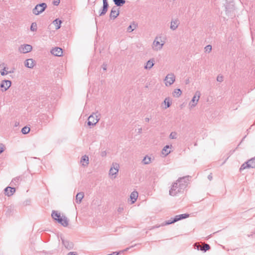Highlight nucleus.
<instances>
[{
    "label": "nucleus",
    "instance_id": "9",
    "mask_svg": "<svg viewBox=\"0 0 255 255\" xmlns=\"http://www.w3.org/2000/svg\"><path fill=\"white\" fill-rule=\"evenodd\" d=\"M32 49V47L29 44L21 45L18 48V51L21 53H26L30 52Z\"/></svg>",
    "mask_w": 255,
    "mask_h": 255
},
{
    "label": "nucleus",
    "instance_id": "19",
    "mask_svg": "<svg viewBox=\"0 0 255 255\" xmlns=\"http://www.w3.org/2000/svg\"><path fill=\"white\" fill-rule=\"evenodd\" d=\"M89 157L85 155L83 156L81 158V163H82V165L84 166H87L89 163Z\"/></svg>",
    "mask_w": 255,
    "mask_h": 255
},
{
    "label": "nucleus",
    "instance_id": "11",
    "mask_svg": "<svg viewBox=\"0 0 255 255\" xmlns=\"http://www.w3.org/2000/svg\"><path fill=\"white\" fill-rule=\"evenodd\" d=\"M61 239L63 245L67 249L70 250L73 248L74 244L72 242H70L69 240H65L62 238H61Z\"/></svg>",
    "mask_w": 255,
    "mask_h": 255
},
{
    "label": "nucleus",
    "instance_id": "41",
    "mask_svg": "<svg viewBox=\"0 0 255 255\" xmlns=\"http://www.w3.org/2000/svg\"><path fill=\"white\" fill-rule=\"evenodd\" d=\"M194 248L198 250H200V249H201L202 247L200 245L199 243H196L194 245Z\"/></svg>",
    "mask_w": 255,
    "mask_h": 255
},
{
    "label": "nucleus",
    "instance_id": "2",
    "mask_svg": "<svg viewBox=\"0 0 255 255\" xmlns=\"http://www.w3.org/2000/svg\"><path fill=\"white\" fill-rule=\"evenodd\" d=\"M189 217V215L188 214H183L178 215L175 216L174 218H171L169 220L166 221L162 225H168L171 224H173L179 220L182 219H186Z\"/></svg>",
    "mask_w": 255,
    "mask_h": 255
},
{
    "label": "nucleus",
    "instance_id": "10",
    "mask_svg": "<svg viewBox=\"0 0 255 255\" xmlns=\"http://www.w3.org/2000/svg\"><path fill=\"white\" fill-rule=\"evenodd\" d=\"M11 82L10 80H4L1 81L0 87L1 88V91H6L11 86Z\"/></svg>",
    "mask_w": 255,
    "mask_h": 255
},
{
    "label": "nucleus",
    "instance_id": "8",
    "mask_svg": "<svg viewBox=\"0 0 255 255\" xmlns=\"http://www.w3.org/2000/svg\"><path fill=\"white\" fill-rule=\"evenodd\" d=\"M159 38L156 37L152 43V49L154 51H159L162 48L164 45V43H160L159 41Z\"/></svg>",
    "mask_w": 255,
    "mask_h": 255
},
{
    "label": "nucleus",
    "instance_id": "7",
    "mask_svg": "<svg viewBox=\"0 0 255 255\" xmlns=\"http://www.w3.org/2000/svg\"><path fill=\"white\" fill-rule=\"evenodd\" d=\"M175 80V77L174 74L170 73L167 74L164 79L165 85L166 86H170L174 82Z\"/></svg>",
    "mask_w": 255,
    "mask_h": 255
},
{
    "label": "nucleus",
    "instance_id": "35",
    "mask_svg": "<svg viewBox=\"0 0 255 255\" xmlns=\"http://www.w3.org/2000/svg\"><path fill=\"white\" fill-rule=\"evenodd\" d=\"M30 131V128L27 127H23L21 129V132L23 134H27Z\"/></svg>",
    "mask_w": 255,
    "mask_h": 255
},
{
    "label": "nucleus",
    "instance_id": "51",
    "mask_svg": "<svg viewBox=\"0 0 255 255\" xmlns=\"http://www.w3.org/2000/svg\"><path fill=\"white\" fill-rule=\"evenodd\" d=\"M141 132H142V128H139L138 130V133H141Z\"/></svg>",
    "mask_w": 255,
    "mask_h": 255
},
{
    "label": "nucleus",
    "instance_id": "22",
    "mask_svg": "<svg viewBox=\"0 0 255 255\" xmlns=\"http://www.w3.org/2000/svg\"><path fill=\"white\" fill-rule=\"evenodd\" d=\"M154 65V59H151L149 60L146 63V65L144 66V68L145 69H150Z\"/></svg>",
    "mask_w": 255,
    "mask_h": 255
},
{
    "label": "nucleus",
    "instance_id": "16",
    "mask_svg": "<svg viewBox=\"0 0 255 255\" xmlns=\"http://www.w3.org/2000/svg\"><path fill=\"white\" fill-rule=\"evenodd\" d=\"M22 180V177L19 176L14 178L10 182V185L12 186H18L20 181Z\"/></svg>",
    "mask_w": 255,
    "mask_h": 255
},
{
    "label": "nucleus",
    "instance_id": "20",
    "mask_svg": "<svg viewBox=\"0 0 255 255\" xmlns=\"http://www.w3.org/2000/svg\"><path fill=\"white\" fill-rule=\"evenodd\" d=\"M172 147V145H166L165 146L162 150V154L164 155L165 156H167L168 154L171 152V151L169 150V148H171Z\"/></svg>",
    "mask_w": 255,
    "mask_h": 255
},
{
    "label": "nucleus",
    "instance_id": "55",
    "mask_svg": "<svg viewBox=\"0 0 255 255\" xmlns=\"http://www.w3.org/2000/svg\"><path fill=\"white\" fill-rule=\"evenodd\" d=\"M160 227V226H156V227H155V228H158V227Z\"/></svg>",
    "mask_w": 255,
    "mask_h": 255
},
{
    "label": "nucleus",
    "instance_id": "24",
    "mask_svg": "<svg viewBox=\"0 0 255 255\" xmlns=\"http://www.w3.org/2000/svg\"><path fill=\"white\" fill-rule=\"evenodd\" d=\"M84 197V193L83 192L77 193L76 196V202L78 204L81 203L82 200Z\"/></svg>",
    "mask_w": 255,
    "mask_h": 255
},
{
    "label": "nucleus",
    "instance_id": "43",
    "mask_svg": "<svg viewBox=\"0 0 255 255\" xmlns=\"http://www.w3.org/2000/svg\"><path fill=\"white\" fill-rule=\"evenodd\" d=\"M60 3V0H54L53 3L55 5H58Z\"/></svg>",
    "mask_w": 255,
    "mask_h": 255
},
{
    "label": "nucleus",
    "instance_id": "26",
    "mask_svg": "<svg viewBox=\"0 0 255 255\" xmlns=\"http://www.w3.org/2000/svg\"><path fill=\"white\" fill-rule=\"evenodd\" d=\"M137 197H138L137 192L133 191L131 193V194L130 195V198L131 200H132V203H133L136 201Z\"/></svg>",
    "mask_w": 255,
    "mask_h": 255
},
{
    "label": "nucleus",
    "instance_id": "25",
    "mask_svg": "<svg viewBox=\"0 0 255 255\" xmlns=\"http://www.w3.org/2000/svg\"><path fill=\"white\" fill-rule=\"evenodd\" d=\"M120 14L119 10H111L110 14L111 19H115Z\"/></svg>",
    "mask_w": 255,
    "mask_h": 255
},
{
    "label": "nucleus",
    "instance_id": "30",
    "mask_svg": "<svg viewBox=\"0 0 255 255\" xmlns=\"http://www.w3.org/2000/svg\"><path fill=\"white\" fill-rule=\"evenodd\" d=\"M211 247L210 246L206 243H204L203 247H202L201 249H200V251H203L204 252H206L207 251L210 250Z\"/></svg>",
    "mask_w": 255,
    "mask_h": 255
},
{
    "label": "nucleus",
    "instance_id": "14",
    "mask_svg": "<svg viewBox=\"0 0 255 255\" xmlns=\"http://www.w3.org/2000/svg\"><path fill=\"white\" fill-rule=\"evenodd\" d=\"M51 53L56 56H61L62 55V49L60 47H55L52 49Z\"/></svg>",
    "mask_w": 255,
    "mask_h": 255
},
{
    "label": "nucleus",
    "instance_id": "28",
    "mask_svg": "<svg viewBox=\"0 0 255 255\" xmlns=\"http://www.w3.org/2000/svg\"><path fill=\"white\" fill-rule=\"evenodd\" d=\"M249 168H255V157L252 158L247 161Z\"/></svg>",
    "mask_w": 255,
    "mask_h": 255
},
{
    "label": "nucleus",
    "instance_id": "53",
    "mask_svg": "<svg viewBox=\"0 0 255 255\" xmlns=\"http://www.w3.org/2000/svg\"><path fill=\"white\" fill-rule=\"evenodd\" d=\"M226 13H227L229 12V10H228V8H227V6H226Z\"/></svg>",
    "mask_w": 255,
    "mask_h": 255
},
{
    "label": "nucleus",
    "instance_id": "37",
    "mask_svg": "<svg viewBox=\"0 0 255 255\" xmlns=\"http://www.w3.org/2000/svg\"><path fill=\"white\" fill-rule=\"evenodd\" d=\"M248 162H246L245 163H244L241 166L240 168V170L241 171V170H243L246 168H249V164H248Z\"/></svg>",
    "mask_w": 255,
    "mask_h": 255
},
{
    "label": "nucleus",
    "instance_id": "5",
    "mask_svg": "<svg viewBox=\"0 0 255 255\" xmlns=\"http://www.w3.org/2000/svg\"><path fill=\"white\" fill-rule=\"evenodd\" d=\"M200 95L201 94L199 91L196 92L195 94L193 97L191 101L189 103V106L190 108H193L197 105L199 100Z\"/></svg>",
    "mask_w": 255,
    "mask_h": 255
},
{
    "label": "nucleus",
    "instance_id": "54",
    "mask_svg": "<svg viewBox=\"0 0 255 255\" xmlns=\"http://www.w3.org/2000/svg\"><path fill=\"white\" fill-rule=\"evenodd\" d=\"M4 65V63H2L1 64H0V66L1 67L2 66H3Z\"/></svg>",
    "mask_w": 255,
    "mask_h": 255
},
{
    "label": "nucleus",
    "instance_id": "27",
    "mask_svg": "<svg viewBox=\"0 0 255 255\" xmlns=\"http://www.w3.org/2000/svg\"><path fill=\"white\" fill-rule=\"evenodd\" d=\"M61 23H62V21L61 20H59L58 18H56L53 21V23L55 25V29L56 30H57L60 28Z\"/></svg>",
    "mask_w": 255,
    "mask_h": 255
},
{
    "label": "nucleus",
    "instance_id": "42",
    "mask_svg": "<svg viewBox=\"0 0 255 255\" xmlns=\"http://www.w3.org/2000/svg\"><path fill=\"white\" fill-rule=\"evenodd\" d=\"M217 80L220 82H222L223 81V77L222 76L218 75L217 78Z\"/></svg>",
    "mask_w": 255,
    "mask_h": 255
},
{
    "label": "nucleus",
    "instance_id": "34",
    "mask_svg": "<svg viewBox=\"0 0 255 255\" xmlns=\"http://www.w3.org/2000/svg\"><path fill=\"white\" fill-rule=\"evenodd\" d=\"M182 94V91L180 89H176L174 90L173 93V96L175 97H179Z\"/></svg>",
    "mask_w": 255,
    "mask_h": 255
},
{
    "label": "nucleus",
    "instance_id": "36",
    "mask_svg": "<svg viewBox=\"0 0 255 255\" xmlns=\"http://www.w3.org/2000/svg\"><path fill=\"white\" fill-rule=\"evenodd\" d=\"M0 74L2 76H4L5 75H7L8 73H11V71H7L6 70V67H4L3 69L0 71Z\"/></svg>",
    "mask_w": 255,
    "mask_h": 255
},
{
    "label": "nucleus",
    "instance_id": "44",
    "mask_svg": "<svg viewBox=\"0 0 255 255\" xmlns=\"http://www.w3.org/2000/svg\"><path fill=\"white\" fill-rule=\"evenodd\" d=\"M107 155V152L106 151H103L101 152V155L102 156V157H104V156H106Z\"/></svg>",
    "mask_w": 255,
    "mask_h": 255
},
{
    "label": "nucleus",
    "instance_id": "23",
    "mask_svg": "<svg viewBox=\"0 0 255 255\" xmlns=\"http://www.w3.org/2000/svg\"><path fill=\"white\" fill-rule=\"evenodd\" d=\"M51 216L54 220L57 222L59 220V219H60L62 217L60 215V214L58 213L57 211H52Z\"/></svg>",
    "mask_w": 255,
    "mask_h": 255
},
{
    "label": "nucleus",
    "instance_id": "29",
    "mask_svg": "<svg viewBox=\"0 0 255 255\" xmlns=\"http://www.w3.org/2000/svg\"><path fill=\"white\" fill-rule=\"evenodd\" d=\"M113 1L117 6H122L126 3L125 0H113Z\"/></svg>",
    "mask_w": 255,
    "mask_h": 255
},
{
    "label": "nucleus",
    "instance_id": "32",
    "mask_svg": "<svg viewBox=\"0 0 255 255\" xmlns=\"http://www.w3.org/2000/svg\"><path fill=\"white\" fill-rule=\"evenodd\" d=\"M137 27V24L133 22L132 24L129 25L127 28L128 32H132Z\"/></svg>",
    "mask_w": 255,
    "mask_h": 255
},
{
    "label": "nucleus",
    "instance_id": "12",
    "mask_svg": "<svg viewBox=\"0 0 255 255\" xmlns=\"http://www.w3.org/2000/svg\"><path fill=\"white\" fill-rule=\"evenodd\" d=\"M191 177L190 176H185L182 177H180L177 180V182H178L179 184L182 183L185 185V188L188 185L189 182V178Z\"/></svg>",
    "mask_w": 255,
    "mask_h": 255
},
{
    "label": "nucleus",
    "instance_id": "39",
    "mask_svg": "<svg viewBox=\"0 0 255 255\" xmlns=\"http://www.w3.org/2000/svg\"><path fill=\"white\" fill-rule=\"evenodd\" d=\"M171 139H175L177 138V133L175 131L171 132L169 135Z\"/></svg>",
    "mask_w": 255,
    "mask_h": 255
},
{
    "label": "nucleus",
    "instance_id": "47",
    "mask_svg": "<svg viewBox=\"0 0 255 255\" xmlns=\"http://www.w3.org/2000/svg\"><path fill=\"white\" fill-rule=\"evenodd\" d=\"M208 178L209 180H211L212 179L213 177L212 174H210L208 176Z\"/></svg>",
    "mask_w": 255,
    "mask_h": 255
},
{
    "label": "nucleus",
    "instance_id": "15",
    "mask_svg": "<svg viewBox=\"0 0 255 255\" xmlns=\"http://www.w3.org/2000/svg\"><path fill=\"white\" fill-rule=\"evenodd\" d=\"M58 222L63 226L67 227L69 224V220L66 216H62Z\"/></svg>",
    "mask_w": 255,
    "mask_h": 255
},
{
    "label": "nucleus",
    "instance_id": "50",
    "mask_svg": "<svg viewBox=\"0 0 255 255\" xmlns=\"http://www.w3.org/2000/svg\"><path fill=\"white\" fill-rule=\"evenodd\" d=\"M103 69L104 70H107V65L106 64H104L103 65Z\"/></svg>",
    "mask_w": 255,
    "mask_h": 255
},
{
    "label": "nucleus",
    "instance_id": "33",
    "mask_svg": "<svg viewBox=\"0 0 255 255\" xmlns=\"http://www.w3.org/2000/svg\"><path fill=\"white\" fill-rule=\"evenodd\" d=\"M164 102L165 105V107L164 108L165 109L169 108L171 105V102L169 97L166 98L164 100Z\"/></svg>",
    "mask_w": 255,
    "mask_h": 255
},
{
    "label": "nucleus",
    "instance_id": "3",
    "mask_svg": "<svg viewBox=\"0 0 255 255\" xmlns=\"http://www.w3.org/2000/svg\"><path fill=\"white\" fill-rule=\"evenodd\" d=\"M46 7L47 4L44 2L38 4L33 9L32 12L35 15H38L44 11Z\"/></svg>",
    "mask_w": 255,
    "mask_h": 255
},
{
    "label": "nucleus",
    "instance_id": "4",
    "mask_svg": "<svg viewBox=\"0 0 255 255\" xmlns=\"http://www.w3.org/2000/svg\"><path fill=\"white\" fill-rule=\"evenodd\" d=\"M100 115L99 114V116L95 115L94 116V114H92L90 115L88 119V123L87 124L89 126H95L100 120L99 116Z\"/></svg>",
    "mask_w": 255,
    "mask_h": 255
},
{
    "label": "nucleus",
    "instance_id": "45",
    "mask_svg": "<svg viewBox=\"0 0 255 255\" xmlns=\"http://www.w3.org/2000/svg\"><path fill=\"white\" fill-rule=\"evenodd\" d=\"M67 255H78L76 252H69Z\"/></svg>",
    "mask_w": 255,
    "mask_h": 255
},
{
    "label": "nucleus",
    "instance_id": "40",
    "mask_svg": "<svg viewBox=\"0 0 255 255\" xmlns=\"http://www.w3.org/2000/svg\"><path fill=\"white\" fill-rule=\"evenodd\" d=\"M205 50L206 52H208V53L210 52L212 50V46L210 45H207L205 48Z\"/></svg>",
    "mask_w": 255,
    "mask_h": 255
},
{
    "label": "nucleus",
    "instance_id": "46",
    "mask_svg": "<svg viewBox=\"0 0 255 255\" xmlns=\"http://www.w3.org/2000/svg\"><path fill=\"white\" fill-rule=\"evenodd\" d=\"M4 149L3 147L2 146V144L0 145V154H1L3 151Z\"/></svg>",
    "mask_w": 255,
    "mask_h": 255
},
{
    "label": "nucleus",
    "instance_id": "52",
    "mask_svg": "<svg viewBox=\"0 0 255 255\" xmlns=\"http://www.w3.org/2000/svg\"><path fill=\"white\" fill-rule=\"evenodd\" d=\"M144 120L146 122H149V119L148 118H145Z\"/></svg>",
    "mask_w": 255,
    "mask_h": 255
},
{
    "label": "nucleus",
    "instance_id": "13",
    "mask_svg": "<svg viewBox=\"0 0 255 255\" xmlns=\"http://www.w3.org/2000/svg\"><path fill=\"white\" fill-rule=\"evenodd\" d=\"M15 192L14 187L8 186L4 189V194L8 197L12 195Z\"/></svg>",
    "mask_w": 255,
    "mask_h": 255
},
{
    "label": "nucleus",
    "instance_id": "17",
    "mask_svg": "<svg viewBox=\"0 0 255 255\" xmlns=\"http://www.w3.org/2000/svg\"><path fill=\"white\" fill-rule=\"evenodd\" d=\"M179 24V21L177 19L172 20L171 21L170 27L172 30H175V29H177Z\"/></svg>",
    "mask_w": 255,
    "mask_h": 255
},
{
    "label": "nucleus",
    "instance_id": "31",
    "mask_svg": "<svg viewBox=\"0 0 255 255\" xmlns=\"http://www.w3.org/2000/svg\"><path fill=\"white\" fill-rule=\"evenodd\" d=\"M142 162L144 164H148L151 162V158L148 155H146L142 159Z\"/></svg>",
    "mask_w": 255,
    "mask_h": 255
},
{
    "label": "nucleus",
    "instance_id": "48",
    "mask_svg": "<svg viewBox=\"0 0 255 255\" xmlns=\"http://www.w3.org/2000/svg\"><path fill=\"white\" fill-rule=\"evenodd\" d=\"M124 209L123 208L119 207L118 209V211L119 213L122 212L123 211Z\"/></svg>",
    "mask_w": 255,
    "mask_h": 255
},
{
    "label": "nucleus",
    "instance_id": "6",
    "mask_svg": "<svg viewBox=\"0 0 255 255\" xmlns=\"http://www.w3.org/2000/svg\"><path fill=\"white\" fill-rule=\"evenodd\" d=\"M103 6L99 11V16L104 15L107 12L109 6L107 0H103Z\"/></svg>",
    "mask_w": 255,
    "mask_h": 255
},
{
    "label": "nucleus",
    "instance_id": "18",
    "mask_svg": "<svg viewBox=\"0 0 255 255\" xmlns=\"http://www.w3.org/2000/svg\"><path fill=\"white\" fill-rule=\"evenodd\" d=\"M119 165L118 164H116L115 166L112 167L110 170L109 174L111 175H116L119 171Z\"/></svg>",
    "mask_w": 255,
    "mask_h": 255
},
{
    "label": "nucleus",
    "instance_id": "21",
    "mask_svg": "<svg viewBox=\"0 0 255 255\" xmlns=\"http://www.w3.org/2000/svg\"><path fill=\"white\" fill-rule=\"evenodd\" d=\"M24 65L27 68H32L34 66V60L32 59H27L25 61Z\"/></svg>",
    "mask_w": 255,
    "mask_h": 255
},
{
    "label": "nucleus",
    "instance_id": "49",
    "mask_svg": "<svg viewBox=\"0 0 255 255\" xmlns=\"http://www.w3.org/2000/svg\"><path fill=\"white\" fill-rule=\"evenodd\" d=\"M111 10H118V8L117 7V6H114L113 7V8H112Z\"/></svg>",
    "mask_w": 255,
    "mask_h": 255
},
{
    "label": "nucleus",
    "instance_id": "1",
    "mask_svg": "<svg viewBox=\"0 0 255 255\" xmlns=\"http://www.w3.org/2000/svg\"><path fill=\"white\" fill-rule=\"evenodd\" d=\"M185 189V185L181 183L179 184L177 181L173 183L172 187L169 190V194L171 196H176L178 193H181Z\"/></svg>",
    "mask_w": 255,
    "mask_h": 255
},
{
    "label": "nucleus",
    "instance_id": "38",
    "mask_svg": "<svg viewBox=\"0 0 255 255\" xmlns=\"http://www.w3.org/2000/svg\"><path fill=\"white\" fill-rule=\"evenodd\" d=\"M30 30L32 31H35L37 30V24L35 22L32 23L30 26Z\"/></svg>",
    "mask_w": 255,
    "mask_h": 255
}]
</instances>
